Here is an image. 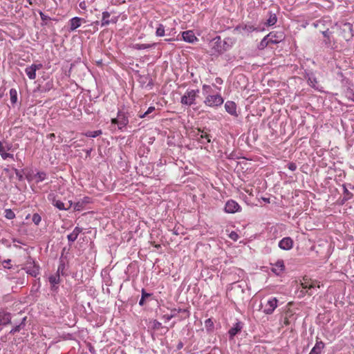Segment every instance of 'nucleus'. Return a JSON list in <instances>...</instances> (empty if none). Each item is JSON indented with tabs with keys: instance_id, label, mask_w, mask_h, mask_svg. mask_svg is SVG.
Masks as SVG:
<instances>
[{
	"instance_id": "de8ad7c7",
	"label": "nucleus",
	"mask_w": 354,
	"mask_h": 354,
	"mask_svg": "<svg viewBox=\"0 0 354 354\" xmlns=\"http://www.w3.org/2000/svg\"><path fill=\"white\" fill-rule=\"evenodd\" d=\"M175 316L174 314H171V315H164V318L167 320V321H169L171 318H173Z\"/></svg>"
},
{
	"instance_id": "49530a36",
	"label": "nucleus",
	"mask_w": 354,
	"mask_h": 354,
	"mask_svg": "<svg viewBox=\"0 0 354 354\" xmlns=\"http://www.w3.org/2000/svg\"><path fill=\"white\" fill-rule=\"evenodd\" d=\"M288 169H289L290 170L292 171H295V170H296V169H297V165H296V164H295V163H294V162H290V163H289V164H288Z\"/></svg>"
},
{
	"instance_id": "052dcab7",
	"label": "nucleus",
	"mask_w": 354,
	"mask_h": 354,
	"mask_svg": "<svg viewBox=\"0 0 354 354\" xmlns=\"http://www.w3.org/2000/svg\"><path fill=\"white\" fill-rule=\"evenodd\" d=\"M87 199H88V197H86V198H85V201H86V202H88Z\"/></svg>"
},
{
	"instance_id": "c03bdc74",
	"label": "nucleus",
	"mask_w": 354,
	"mask_h": 354,
	"mask_svg": "<svg viewBox=\"0 0 354 354\" xmlns=\"http://www.w3.org/2000/svg\"><path fill=\"white\" fill-rule=\"evenodd\" d=\"M39 15H40V17H41V19L43 21H48V20H50V17L47 15H46L45 14H44L42 12H39Z\"/></svg>"
},
{
	"instance_id": "79ce46f5",
	"label": "nucleus",
	"mask_w": 354,
	"mask_h": 354,
	"mask_svg": "<svg viewBox=\"0 0 354 354\" xmlns=\"http://www.w3.org/2000/svg\"><path fill=\"white\" fill-rule=\"evenodd\" d=\"M306 294H308L309 296H311V295H313V292H312V290H302L300 291L299 297H304Z\"/></svg>"
},
{
	"instance_id": "ea45409f",
	"label": "nucleus",
	"mask_w": 354,
	"mask_h": 354,
	"mask_svg": "<svg viewBox=\"0 0 354 354\" xmlns=\"http://www.w3.org/2000/svg\"><path fill=\"white\" fill-rule=\"evenodd\" d=\"M201 133V129H196L192 131L193 136L195 137L196 140H198V139L200 138Z\"/></svg>"
},
{
	"instance_id": "5701e85b",
	"label": "nucleus",
	"mask_w": 354,
	"mask_h": 354,
	"mask_svg": "<svg viewBox=\"0 0 354 354\" xmlns=\"http://www.w3.org/2000/svg\"><path fill=\"white\" fill-rule=\"evenodd\" d=\"M295 317L294 315L291 312H287L286 313L283 324L285 326H288L291 324L292 322L295 321Z\"/></svg>"
},
{
	"instance_id": "e433bc0d",
	"label": "nucleus",
	"mask_w": 354,
	"mask_h": 354,
	"mask_svg": "<svg viewBox=\"0 0 354 354\" xmlns=\"http://www.w3.org/2000/svg\"><path fill=\"white\" fill-rule=\"evenodd\" d=\"M2 266L4 268L11 269L12 266L11 264V260L10 259L3 260L2 261Z\"/></svg>"
},
{
	"instance_id": "2f4dec72",
	"label": "nucleus",
	"mask_w": 354,
	"mask_h": 354,
	"mask_svg": "<svg viewBox=\"0 0 354 354\" xmlns=\"http://www.w3.org/2000/svg\"><path fill=\"white\" fill-rule=\"evenodd\" d=\"M4 216L8 219H13L15 218V214L11 209H6L4 212Z\"/></svg>"
},
{
	"instance_id": "9d476101",
	"label": "nucleus",
	"mask_w": 354,
	"mask_h": 354,
	"mask_svg": "<svg viewBox=\"0 0 354 354\" xmlns=\"http://www.w3.org/2000/svg\"><path fill=\"white\" fill-rule=\"evenodd\" d=\"M86 22L85 19L78 17H75L69 20L70 30L73 31L79 28L82 23Z\"/></svg>"
},
{
	"instance_id": "412c9836",
	"label": "nucleus",
	"mask_w": 354,
	"mask_h": 354,
	"mask_svg": "<svg viewBox=\"0 0 354 354\" xmlns=\"http://www.w3.org/2000/svg\"><path fill=\"white\" fill-rule=\"evenodd\" d=\"M82 232V229L79 227H75L73 232L68 235V240L70 242H74L78 237L79 234Z\"/></svg>"
},
{
	"instance_id": "6ab92c4d",
	"label": "nucleus",
	"mask_w": 354,
	"mask_h": 354,
	"mask_svg": "<svg viewBox=\"0 0 354 354\" xmlns=\"http://www.w3.org/2000/svg\"><path fill=\"white\" fill-rule=\"evenodd\" d=\"M11 314L7 312L0 313V325H6L10 323Z\"/></svg>"
},
{
	"instance_id": "3c124183",
	"label": "nucleus",
	"mask_w": 354,
	"mask_h": 354,
	"mask_svg": "<svg viewBox=\"0 0 354 354\" xmlns=\"http://www.w3.org/2000/svg\"><path fill=\"white\" fill-rule=\"evenodd\" d=\"M313 283L315 285V288H320V282H319L316 280H313Z\"/></svg>"
},
{
	"instance_id": "13d9d810",
	"label": "nucleus",
	"mask_w": 354,
	"mask_h": 354,
	"mask_svg": "<svg viewBox=\"0 0 354 354\" xmlns=\"http://www.w3.org/2000/svg\"><path fill=\"white\" fill-rule=\"evenodd\" d=\"M241 78H244V76L243 75H240V79Z\"/></svg>"
},
{
	"instance_id": "c85d7f7f",
	"label": "nucleus",
	"mask_w": 354,
	"mask_h": 354,
	"mask_svg": "<svg viewBox=\"0 0 354 354\" xmlns=\"http://www.w3.org/2000/svg\"><path fill=\"white\" fill-rule=\"evenodd\" d=\"M165 35V26L160 24L156 30V35L158 37H163Z\"/></svg>"
},
{
	"instance_id": "ddd939ff",
	"label": "nucleus",
	"mask_w": 354,
	"mask_h": 354,
	"mask_svg": "<svg viewBox=\"0 0 354 354\" xmlns=\"http://www.w3.org/2000/svg\"><path fill=\"white\" fill-rule=\"evenodd\" d=\"M118 129H122L129 123V119L125 113L121 111L118 113Z\"/></svg>"
},
{
	"instance_id": "bf43d9fd",
	"label": "nucleus",
	"mask_w": 354,
	"mask_h": 354,
	"mask_svg": "<svg viewBox=\"0 0 354 354\" xmlns=\"http://www.w3.org/2000/svg\"><path fill=\"white\" fill-rule=\"evenodd\" d=\"M156 248H160V245H156Z\"/></svg>"
},
{
	"instance_id": "603ef678",
	"label": "nucleus",
	"mask_w": 354,
	"mask_h": 354,
	"mask_svg": "<svg viewBox=\"0 0 354 354\" xmlns=\"http://www.w3.org/2000/svg\"><path fill=\"white\" fill-rule=\"evenodd\" d=\"M111 124H117L118 126V117L116 118H112L111 119Z\"/></svg>"
},
{
	"instance_id": "9b49d317",
	"label": "nucleus",
	"mask_w": 354,
	"mask_h": 354,
	"mask_svg": "<svg viewBox=\"0 0 354 354\" xmlns=\"http://www.w3.org/2000/svg\"><path fill=\"white\" fill-rule=\"evenodd\" d=\"M225 111L231 115L238 117L236 111V104L232 101H227L225 104Z\"/></svg>"
},
{
	"instance_id": "864d4df0",
	"label": "nucleus",
	"mask_w": 354,
	"mask_h": 354,
	"mask_svg": "<svg viewBox=\"0 0 354 354\" xmlns=\"http://www.w3.org/2000/svg\"><path fill=\"white\" fill-rule=\"evenodd\" d=\"M48 137L50 139H53V138H55V133H50V134L48 136Z\"/></svg>"
},
{
	"instance_id": "a878e982",
	"label": "nucleus",
	"mask_w": 354,
	"mask_h": 354,
	"mask_svg": "<svg viewBox=\"0 0 354 354\" xmlns=\"http://www.w3.org/2000/svg\"><path fill=\"white\" fill-rule=\"evenodd\" d=\"M277 21V17L274 13H269V17L266 20L265 24L269 26L274 25Z\"/></svg>"
},
{
	"instance_id": "bb28decb",
	"label": "nucleus",
	"mask_w": 354,
	"mask_h": 354,
	"mask_svg": "<svg viewBox=\"0 0 354 354\" xmlns=\"http://www.w3.org/2000/svg\"><path fill=\"white\" fill-rule=\"evenodd\" d=\"M203 139H205L207 140V142L209 143L211 142V136L209 133H208L206 131L201 129V136L200 138L198 139V141L203 143Z\"/></svg>"
},
{
	"instance_id": "a211bd4d",
	"label": "nucleus",
	"mask_w": 354,
	"mask_h": 354,
	"mask_svg": "<svg viewBox=\"0 0 354 354\" xmlns=\"http://www.w3.org/2000/svg\"><path fill=\"white\" fill-rule=\"evenodd\" d=\"M102 24H101V26H108L111 23H116V19H112V20H109V18H110V16H111V14L110 12H107V11H104L102 12Z\"/></svg>"
},
{
	"instance_id": "c9c22d12",
	"label": "nucleus",
	"mask_w": 354,
	"mask_h": 354,
	"mask_svg": "<svg viewBox=\"0 0 354 354\" xmlns=\"http://www.w3.org/2000/svg\"><path fill=\"white\" fill-rule=\"evenodd\" d=\"M32 220V222L37 225L41 222V218L39 214L35 213L33 214Z\"/></svg>"
},
{
	"instance_id": "1a4fd4ad",
	"label": "nucleus",
	"mask_w": 354,
	"mask_h": 354,
	"mask_svg": "<svg viewBox=\"0 0 354 354\" xmlns=\"http://www.w3.org/2000/svg\"><path fill=\"white\" fill-rule=\"evenodd\" d=\"M279 247L284 250H289L293 247V240L290 237H285L279 243Z\"/></svg>"
},
{
	"instance_id": "423d86ee",
	"label": "nucleus",
	"mask_w": 354,
	"mask_h": 354,
	"mask_svg": "<svg viewBox=\"0 0 354 354\" xmlns=\"http://www.w3.org/2000/svg\"><path fill=\"white\" fill-rule=\"evenodd\" d=\"M43 65L41 64H32L25 69V72L30 80H35L36 71L41 69Z\"/></svg>"
},
{
	"instance_id": "72a5a7b5",
	"label": "nucleus",
	"mask_w": 354,
	"mask_h": 354,
	"mask_svg": "<svg viewBox=\"0 0 354 354\" xmlns=\"http://www.w3.org/2000/svg\"><path fill=\"white\" fill-rule=\"evenodd\" d=\"M151 296V294L145 292V289L142 290V297L139 301V304L140 306H143L145 304V300L146 298H148Z\"/></svg>"
},
{
	"instance_id": "8fccbe9b",
	"label": "nucleus",
	"mask_w": 354,
	"mask_h": 354,
	"mask_svg": "<svg viewBox=\"0 0 354 354\" xmlns=\"http://www.w3.org/2000/svg\"><path fill=\"white\" fill-rule=\"evenodd\" d=\"M79 6H80V8H82L83 10H86V5L85 1L80 2Z\"/></svg>"
},
{
	"instance_id": "f03ea898",
	"label": "nucleus",
	"mask_w": 354,
	"mask_h": 354,
	"mask_svg": "<svg viewBox=\"0 0 354 354\" xmlns=\"http://www.w3.org/2000/svg\"><path fill=\"white\" fill-rule=\"evenodd\" d=\"M26 259L25 263L24 265L19 264L18 267L21 266V269L26 270L28 274L35 277H37L39 273V266L30 256H26Z\"/></svg>"
},
{
	"instance_id": "f257e3e1",
	"label": "nucleus",
	"mask_w": 354,
	"mask_h": 354,
	"mask_svg": "<svg viewBox=\"0 0 354 354\" xmlns=\"http://www.w3.org/2000/svg\"><path fill=\"white\" fill-rule=\"evenodd\" d=\"M203 93L205 95L204 104L205 106L216 108L220 106L224 102L221 94L213 93L212 88L209 85L204 84L202 87Z\"/></svg>"
},
{
	"instance_id": "7ed1b4c3",
	"label": "nucleus",
	"mask_w": 354,
	"mask_h": 354,
	"mask_svg": "<svg viewBox=\"0 0 354 354\" xmlns=\"http://www.w3.org/2000/svg\"><path fill=\"white\" fill-rule=\"evenodd\" d=\"M198 93V90L187 89L185 94L181 97L180 103L187 106H191L195 104V100Z\"/></svg>"
},
{
	"instance_id": "a19ab883",
	"label": "nucleus",
	"mask_w": 354,
	"mask_h": 354,
	"mask_svg": "<svg viewBox=\"0 0 354 354\" xmlns=\"http://www.w3.org/2000/svg\"><path fill=\"white\" fill-rule=\"evenodd\" d=\"M229 237H230L232 240H233V241H237V240L239 239V234H238L236 232L232 231V232H231L229 234Z\"/></svg>"
},
{
	"instance_id": "5fc2aeb1",
	"label": "nucleus",
	"mask_w": 354,
	"mask_h": 354,
	"mask_svg": "<svg viewBox=\"0 0 354 354\" xmlns=\"http://www.w3.org/2000/svg\"><path fill=\"white\" fill-rule=\"evenodd\" d=\"M349 97L352 99V100L354 102V93L352 92H349Z\"/></svg>"
},
{
	"instance_id": "b1692460",
	"label": "nucleus",
	"mask_w": 354,
	"mask_h": 354,
	"mask_svg": "<svg viewBox=\"0 0 354 354\" xmlns=\"http://www.w3.org/2000/svg\"><path fill=\"white\" fill-rule=\"evenodd\" d=\"M156 46V44H135L133 45L132 48L136 50H143V49H147L150 48L151 47H153Z\"/></svg>"
},
{
	"instance_id": "2eb2a0df",
	"label": "nucleus",
	"mask_w": 354,
	"mask_h": 354,
	"mask_svg": "<svg viewBox=\"0 0 354 354\" xmlns=\"http://www.w3.org/2000/svg\"><path fill=\"white\" fill-rule=\"evenodd\" d=\"M285 266L282 260L277 261L274 264L272 265V271L276 274L279 275L284 270Z\"/></svg>"
},
{
	"instance_id": "f3484780",
	"label": "nucleus",
	"mask_w": 354,
	"mask_h": 354,
	"mask_svg": "<svg viewBox=\"0 0 354 354\" xmlns=\"http://www.w3.org/2000/svg\"><path fill=\"white\" fill-rule=\"evenodd\" d=\"M301 286L304 290H312V289L315 288V285L313 283V279H309L307 277H304L303 278Z\"/></svg>"
},
{
	"instance_id": "cd10ccee",
	"label": "nucleus",
	"mask_w": 354,
	"mask_h": 354,
	"mask_svg": "<svg viewBox=\"0 0 354 354\" xmlns=\"http://www.w3.org/2000/svg\"><path fill=\"white\" fill-rule=\"evenodd\" d=\"M269 44H271L267 35L259 43L258 48L260 50L264 49Z\"/></svg>"
},
{
	"instance_id": "473e14b6",
	"label": "nucleus",
	"mask_w": 354,
	"mask_h": 354,
	"mask_svg": "<svg viewBox=\"0 0 354 354\" xmlns=\"http://www.w3.org/2000/svg\"><path fill=\"white\" fill-rule=\"evenodd\" d=\"M26 319V317H24V319H23L22 322H21V323L19 325H17V326H16L15 327H14V328L10 330V334L14 335L15 333H17V332H19V331H20V330H21V326L25 324H24V322H25Z\"/></svg>"
},
{
	"instance_id": "37998d69",
	"label": "nucleus",
	"mask_w": 354,
	"mask_h": 354,
	"mask_svg": "<svg viewBox=\"0 0 354 354\" xmlns=\"http://www.w3.org/2000/svg\"><path fill=\"white\" fill-rule=\"evenodd\" d=\"M308 82L309 85L313 87H315V84L317 83V80L314 77H309L308 80Z\"/></svg>"
},
{
	"instance_id": "39448f33",
	"label": "nucleus",
	"mask_w": 354,
	"mask_h": 354,
	"mask_svg": "<svg viewBox=\"0 0 354 354\" xmlns=\"http://www.w3.org/2000/svg\"><path fill=\"white\" fill-rule=\"evenodd\" d=\"M241 209V206L239 203L231 199L226 202L224 210L226 213L234 214L240 212Z\"/></svg>"
},
{
	"instance_id": "6e6552de",
	"label": "nucleus",
	"mask_w": 354,
	"mask_h": 354,
	"mask_svg": "<svg viewBox=\"0 0 354 354\" xmlns=\"http://www.w3.org/2000/svg\"><path fill=\"white\" fill-rule=\"evenodd\" d=\"M277 299L275 297L270 299L266 304L264 313L267 315H270L273 313L274 309L277 307Z\"/></svg>"
},
{
	"instance_id": "aec40b11",
	"label": "nucleus",
	"mask_w": 354,
	"mask_h": 354,
	"mask_svg": "<svg viewBox=\"0 0 354 354\" xmlns=\"http://www.w3.org/2000/svg\"><path fill=\"white\" fill-rule=\"evenodd\" d=\"M324 343L322 341H317L315 346L311 349L309 354H321L324 348Z\"/></svg>"
},
{
	"instance_id": "58836bf2",
	"label": "nucleus",
	"mask_w": 354,
	"mask_h": 354,
	"mask_svg": "<svg viewBox=\"0 0 354 354\" xmlns=\"http://www.w3.org/2000/svg\"><path fill=\"white\" fill-rule=\"evenodd\" d=\"M322 33H323L324 37L327 38V39L325 40L326 44L328 45H330V32L328 31V30H327L326 31H324Z\"/></svg>"
},
{
	"instance_id": "a18cd8bd",
	"label": "nucleus",
	"mask_w": 354,
	"mask_h": 354,
	"mask_svg": "<svg viewBox=\"0 0 354 354\" xmlns=\"http://www.w3.org/2000/svg\"><path fill=\"white\" fill-rule=\"evenodd\" d=\"M83 203L84 202H77L75 205V209L79 211L83 207Z\"/></svg>"
},
{
	"instance_id": "20e7f679",
	"label": "nucleus",
	"mask_w": 354,
	"mask_h": 354,
	"mask_svg": "<svg viewBox=\"0 0 354 354\" xmlns=\"http://www.w3.org/2000/svg\"><path fill=\"white\" fill-rule=\"evenodd\" d=\"M12 147L11 144L6 142H0V155L3 159L14 158L13 154L8 153V151L12 150Z\"/></svg>"
},
{
	"instance_id": "393cba45",
	"label": "nucleus",
	"mask_w": 354,
	"mask_h": 354,
	"mask_svg": "<svg viewBox=\"0 0 354 354\" xmlns=\"http://www.w3.org/2000/svg\"><path fill=\"white\" fill-rule=\"evenodd\" d=\"M52 203L55 207H56L59 210H66L68 209L71 207L70 205L68 207H66L63 202H62L59 200H56L55 198H53Z\"/></svg>"
},
{
	"instance_id": "7c9ffc66",
	"label": "nucleus",
	"mask_w": 354,
	"mask_h": 354,
	"mask_svg": "<svg viewBox=\"0 0 354 354\" xmlns=\"http://www.w3.org/2000/svg\"><path fill=\"white\" fill-rule=\"evenodd\" d=\"M102 133L101 130H97L94 131H87L84 133L86 137L95 138L100 136Z\"/></svg>"
},
{
	"instance_id": "f704fd0d",
	"label": "nucleus",
	"mask_w": 354,
	"mask_h": 354,
	"mask_svg": "<svg viewBox=\"0 0 354 354\" xmlns=\"http://www.w3.org/2000/svg\"><path fill=\"white\" fill-rule=\"evenodd\" d=\"M10 100L12 103H15L17 100V94L15 89L12 88L10 90Z\"/></svg>"
},
{
	"instance_id": "f8f14e48",
	"label": "nucleus",
	"mask_w": 354,
	"mask_h": 354,
	"mask_svg": "<svg viewBox=\"0 0 354 354\" xmlns=\"http://www.w3.org/2000/svg\"><path fill=\"white\" fill-rule=\"evenodd\" d=\"M235 30L240 33L246 32L250 33L257 30V28L252 24H240L237 26Z\"/></svg>"
},
{
	"instance_id": "4468645a",
	"label": "nucleus",
	"mask_w": 354,
	"mask_h": 354,
	"mask_svg": "<svg viewBox=\"0 0 354 354\" xmlns=\"http://www.w3.org/2000/svg\"><path fill=\"white\" fill-rule=\"evenodd\" d=\"M183 39L184 41L189 42V43H194V41H197L198 39L195 36L194 33L192 30H187L185 31L182 34Z\"/></svg>"
},
{
	"instance_id": "0eeeda50",
	"label": "nucleus",
	"mask_w": 354,
	"mask_h": 354,
	"mask_svg": "<svg viewBox=\"0 0 354 354\" xmlns=\"http://www.w3.org/2000/svg\"><path fill=\"white\" fill-rule=\"evenodd\" d=\"M271 44H278L284 39V34L283 32H270L267 35Z\"/></svg>"
},
{
	"instance_id": "6e6d98bb",
	"label": "nucleus",
	"mask_w": 354,
	"mask_h": 354,
	"mask_svg": "<svg viewBox=\"0 0 354 354\" xmlns=\"http://www.w3.org/2000/svg\"><path fill=\"white\" fill-rule=\"evenodd\" d=\"M182 347H183V344H182V343L179 344H178V348H179V349H180V348H181Z\"/></svg>"
},
{
	"instance_id": "4d7b16f0",
	"label": "nucleus",
	"mask_w": 354,
	"mask_h": 354,
	"mask_svg": "<svg viewBox=\"0 0 354 354\" xmlns=\"http://www.w3.org/2000/svg\"><path fill=\"white\" fill-rule=\"evenodd\" d=\"M216 80L217 83H220L221 82V80L220 78H217Z\"/></svg>"
},
{
	"instance_id": "09e8293b",
	"label": "nucleus",
	"mask_w": 354,
	"mask_h": 354,
	"mask_svg": "<svg viewBox=\"0 0 354 354\" xmlns=\"http://www.w3.org/2000/svg\"><path fill=\"white\" fill-rule=\"evenodd\" d=\"M205 323V326H213V322L212 321L211 319H207Z\"/></svg>"
},
{
	"instance_id": "4be33fe9",
	"label": "nucleus",
	"mask_w": 354,
	"mask_h": 354,
	"mask_svg": "<svg viewBox=\"0 0 354 354\" xmlns=\"http://www.w3.org/2000/svg\"><path fill=\"white\" fill-rule=\"evenodd\" d=\"M49 282L50 283L52 286V289H57V287L55 286L59 283L60 281V277L59 274H55L50 275L49 277Z\"/></svg>"
},
{
	"instance_id": "dca6fc26",
	"label": "nucleus",
	"mask_w": 354,
	"mask_h": 354,
	"mask_svg": "<svg viewBox=\"0 0 354 354\" xmlns=\"http://www.w3.org/2000/svg\"><path fill=\"white\" fill-rule=\"evenodd\" d=\"M243 326L241 323L236 322L228 331L230 339H233L234 337L241 330Z\"/></svg>"
},
{
	"instance_id": "4c0bfd02",
	"label": "nucleus",
	"mask_w": 354,
	"mask_h": 354,
	"mask_svg": "<svg viewBox=\"0 0 354 354\" xmlns=\"http://www.w3.org/2000/svg\"><path fill=\"white\" fill-rule=\"evenodd\" d=\"M154 110H155L154 106H150L148 108V109L146 112H145L143 114L139 115V117L140 118H143L146 117L147 115H149V113H152Z\"/></svg>"
},
{
	"instance_id": "c756f323",
	"label": "nucleus",
	"mask_w": 354,
	"mask_h": 354,
	"mask_svg": "<svg viewBox=\"0 0 354 354\" xmlns=\"http://www.w3.org/2000/svg\"><path fill=\"white\" fill-rule=\"evenodd\" d=\"M35 178L36 179V183L42 182L46 178V174L44 171L37 172L35 174Z\"/></svg>"
}]
</instances>
